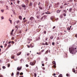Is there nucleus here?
Listing matches in <instances>:
<instances>
[{"label":"nucleus","instance_id":"obj_1","mask_svg":"<svg viewBox=\"0 0 77 77\" xmlns=\"http://www.w3.org/2000/svg\"><path fill=\"white\" fill-rule=\"evenodd\" d=\"M77 47L74 45L69 48V51L71 53H75L77 52Z\"/></svg>","mask_w":77,"mask_h":77},{"label":"nucleus","instance_id":"obj_2","mask_svg":"<svg viewBox=\"0 0 77 77\" xmlns=\"http://www.w3.org/2000/svg\"><path fill=\"white\" fill-rule=\"evenodd\" d=\"M60 5V3L59 2H58L57 4H55L54 6V8H57L59 6V5Z\"/></svg>","mask_w":77,"mask_h":77},{"label":"nucleus","instance_id":"obj_3","mask_svg":"<svg viewBox=\"0 0 77 77\" xmlns=\"http://www.w3.org/2000/svg\"><path fill=\"white\" fill-rule=\"evenodd\" d=\"M47 17V15H44L41 18V20H42L43 21V20H45V18Z\"/></svg>","mask_w":77,"mask_h":77},{"label":"nucleus","instance_id":"obj_4","mask_svg":"<svg viewBox=\"0 0 77 77\" xmlns=\"http://www.w3.org/2000/svg\"><path fill=\"white\" fill-rule=\"evenodd\" d=\"M36 63V60H35L34 62H31L30 63V64L31 65H32L33 66V65H35V64Z\"/></svg>","mask_w":77,"mask_h":77},{"label":"nucleus","instance_id":"obj_5","mask_svg":"<svg viewBox=\"0 0 77 77\" xmlns=\"http://www.w3.org/2000/svg\"><path fill=\"white\" fill-rule=\"evenodd\" d=\"M50 19L52 21H53L54 20H55V17L54 16H52L50 17Z\"/></svg>","mask_w":77,"mask_h":77},{"label":"nucleus","instance_id":"obj_6","mask_svg":"<svg viewBox=\"0 0 77 77\" xmlns=\"http://www.w3.org/2000/svg\"><path fill=\"white\" fill-rule=\"evenodd\" d=\"M52 63L53 64H54V68H56V62H55V61H53L52 62Z\"/></svg>","mask_w":77,"mask_h":77},{"label":"nucleus","instance_id":"obj_7","mask_svg":"<svg viewBox=\"0 0 77 77\" xmlns=\"http://www.w3.org/2000/svg\"><path fill=\"white\" fill-rule=\"evenodd\" d=\"M19 74H20V72L19 71L17 72L16 74V75H17L16 77H18V75H19Z\"/></svg>","mask_w":77,"mask_h":77},{"label":"nucleus","instance_id":"obj_8","mask_svg":"<svg viewBox=\"0 0 77 77\" xmlns=\"http://www.w3.org/2000/svg\"><path fill=\"white\" fill-rule=\"evenodd\" d=\"M45 14H52V12L50 13L49 11H47V12H45Z\"/></svg>","mask_w":77,"mask_h":77},{"label":"nucleus","instance_id":"obj_9","mask_svg":"<svg viewBox=\"0 0 77 77\" xmlns=\"http://www.w3.org/2000/svg\"><path fill=\"white\" fill-rule=\"evenodd\" d=\"M21 69V67L19 68L18 67L17 68V70H18V71H20Z\"/></svg>","mask_w":77,"mask_h":77},{"label":"nucleus","instance_id":"obj_10","mask_svg":"<svg viewBox=\"0 0 77 77\" xmlns=\"http://www.w3.org/2000/svg\"><path fill=\"white\" fill-rule=\"evenodd\" d=\"M19 18L20 19V20H22V17L21 16H19Z\"/></svg>","mask_w":77,"mask_h":77},{"label":"nucleus","instance_id":"obj_11","mask_svg":"<svg viewBox=\"0 0 77 77\" xmlns=\"http://www.w3.org/2000/svg\"><path fill=\"white\" fill-rule=\"evenodd\" d=\"M29 47H31V48H32L33 47V45H32V44H31L30 45H29Z\"/></svg>","mask_w":77,"mask_h":77},{"label":"nucleus","instance_id":"obj_12","mask_svg":"<svg viewBox=\"0 0 77 77\" xmlns=\"http://www.w3.org/2000/svg\"><path fill=\"white\" fill-rule=\"evenodd\" d=\"M11 46V44H10L9 45H8V47L7 48V49H8V48H9V47H10Z\"/></svg>","mask_w":77,"mask_h":77},{"label":"nucleus","instance_id":"obj_13","mask_svg":"<svg viewBox=\"0 0 77 77\" xmlns=\"http://www.w3.org/2000/svg\"><path fill=\"white\" fill-rule=\"evenodd\" d=\"M14 29H13L11 31V35H13V32H14Z\"/></svg>","mask_w":77,"mask_h":77},{"label":"nucleus","instance_id":"obj_14","mask_svg":"<svg viewBox=\"0 0 77 77\" xmlns=\"http://www.w3.org/2000/svg\"><path fill=\"white\" fill-rule=\"evenodd\" d=\"M71 11H72V8H70L69 10V12H71Z\"/></svg>","mask_w":77,"mask_h":77},{"label":"nucleus","instance_id":"obj_15","mask_svg":"<svg viewBox=\"0 0 77 77\" xmlns=\"http://www.w3.org/2000/svg\"><path fill=\"white\" fill-rule=\"evenodd\" d=\"M21 54V52H19V53H18L17 54V56H19L20 55V54Z\"/></svg>","mask_w":77,"mask_h":77},{"label":"nucleus","instance_id":"obj_16","mask_svg":"<svg viewBox=\"0 0 77 77\" xmlns=\"http://www.w3.org/2000/svg\"><path fill=\"white\" fill-rule=\"evenodd\" d=\"M72 72H75V74H76V72H75V69H73L72 70Z\"/></svg>","mask_w":77,"mask_h":77},{"label":"nucleus","instance_id":"obj_17","mask_svg":"<svg viewBox=\"0 0 77 77\" xmlns=\"http://www.w3.org/2000/svg\"><path fill=\"white\" fill-rule=\"evenodd\" d=\"M33 19H34V17H31L29 19L31 20H32Z\"/></svg>","mask_w":77,"mask_h":77},{"label":"nucleus","instance_id":"obj_18","mask_svg":"<svg viewBox=\"0 0 77 77\" xmlns=\"http://www.w3.org/2000/svg\"><path fill=\"white\" fill-rule=\"evenodd\" d=\"M22 6L23 7V8H26V5H24V4H23L22 5Z\"/></svg>","mask_w":77,"mask_h":77},{"label":"nucleus","instance_id":"obj_19","mask_svg":"<svg viewBox=\"0 0 77 77\" xmlns=\"http://www.w3.org/2000/svg\"><path fill=\"white\" fill-rule=\"evenodd\" d=\"M48 53V50H47L45 52V54H47V53Z\"/></svg>","mask_w":77,"mask_h":77},{"label":"nucleus","instance_id":"obj_20","mask_svg":"<svg viewBox=\"0 0 77 77\" xmlns=\"http://www.w3.org/2000/svg\"><path fill=\"white\" fill-rule=\"evenodd\" d=\"M37 18H38V19H39V18H40V16L38 15V16H37Z\"/></svg>","mask_w":77,"mask_h":77},{"label":"nucleus","instance_id":"obj_21","mask_svg":"<svg viewBox=\"0 0 77 77\" xmlns=\"http://www.w3.org/2000/svg\"><path fill=\"white\" fill-rule=\"evenodd\" d=\"M25 2L26 3H29V0H26L25 1Z\"/></svg>","mask_w":77,"mask_h":77},{"label":"nucleus","instance_id":"obj_22","mask_svg":"<svg viewBox=\"0 0 77 77\" xmlns=\"http://www.w3.org/2000/svg\"><path fill=\"white\" fill-rule=\"evenodd\" d=\"M14 56L12 55L11 57V59H14Z\"/></svg>","mask_w":77,"mask_h":77},{"label":"nucleus","instance_id":"obj_23","mask_svg":"<svg viewBox=\"0 0 77 77\" xmlns=\"http://www.w3.org/2000/svg\"><path fill=\"white\" fill-rule=\"evenodd\" d=\"M37 54H38V55H40V54H41V52H40L39 53L38 52H37Z\"/></svg>","mask_w":77,"mask_h":77},{"label":"nucleus","instance_id":"obj_24","mask_svg":"<svg viewBox=\"0 0 77 77\" xmlns=\"http://www.w3.org/2000/svg\"><path fill=\"white\" fill-rule=\"evenodd\" d=\"M67 29L68 30H70V29H71V28L68 27Z\"/></svg>","mask_w":77,"mask_h":77},{"label":"nucleus","instance_id":"obj_25","mask_svg":"<svg viewBox=\"0 0 77 77\" xmlns=\"http://www.w3.org/2000/svg\"><path fill=\"white\" fill-rule=\"evenodd\" d=\"M34 75L35 77H36V75H37L36 73H34Z\"/></svg>","mask_w":77,"mask_h":77},{"label":"nucleus","instance_id":"obj_26","mask_svg":"<svg viewBox=\"0 0 77 77\" xmlns=\"http://www.w3.org/2000/svg\"><path fill=\"white\" fill-rule=\"evenodd\" d=\"M28 41H32V39L28 38Z\"/></svg>","mask_w":77,"mask_h":77},{"label":"nucleus","instance_id":"obj_27","mask_svg":"<svg viewBox=\"0 0 77 77\" xmlns=\"http://www.w3.org/2000/svg\"><path fill=\"white\" fill-rule=\"evenodd\" d=\"M60 9H62L63 8V6L62 5L61 6H60Z\"/></svg>","mask_w":77,"mask_h":77},{"label":"nucleus","instance_id":"obj_28","mask_svg":"<svg viewBox=\"0 0 77 77\" xmlns=\"http://www.w3.org/2000/svg\"><path fill=\"white\" fill-rule=\"evenodd\" d=\"M50 38L51 39H53V36H51L50 37Z\"/></svg>","mask_w":77,"mask_h":77},{"label":"nucleus","instance_id":"obj_29","mask_svg":"<svg viewBox=\"0 0 77 77\" xmlns=\"http://www.w3.org/2000/svg\"><path fill=\"white\" fill-rule=\"evenodd\" d=\"M61 11L57 10V13H60V12Z\"/></svg>","mask_w":77,"mask_h":77},{"label":"nucleus","instance_id":"obj_30","mask_svg":"<svg viewBox=\"0 0 77 77\" xmlns=\"http://www.w3.org/2000/svg\"><path fill=\"white\" fill-rule=\"evenodd\" d=\"M58 77H62V75L61 74L59 75Z\"/></svg>","mask_w":77,"mask_h":77},{"label":"nucleus","instance_id":"obj_31","mask_svg":"<svg viewBox=\"0 0 77 77\" xmlns=\"http://www.w3.org/2000/svg\"><path fill=\"white\" fill-rule=\"evenodd\" d=\"M20 75H23V73L21 72V73H20Z\"/></svg>","mask_w":77,"mask_h":77},{"label":"nucleus","instance_id":"obj_32","mask_svg":"<svg viewBox=\"0 0 77 77\" xmlns=\"http://www.w3.org/2000/svg\"><path fill=\"white\" fill-rule=\"evenodd\" d=\"M8 67L9 68V67H10V64L8 63Z\"/></svg>","mask_w":77,"mask_h":77},{"label":"nucleus","instance_id":"obj_33","mask_svg":"<svg viewBox=\"0 0 77 77\" xmlns=\"http://www.w3.org/2000/svg\"><path fill=\"white\" fill-rule=\"evenodd\" d=\"M60 18H63V15H61L60 16Z\"/></svg>","mask_w":77,"mask_h":77},{"label":"nucleus","instance_id":"obj_34","mask_svg":"<svg viewBox=\"0 0 77 77\" xmlns=\"http://www.w3.org/2000/svg\"><path fill=\"white\" fill-rule=\"evenodd\" d=\"M7 45H7V44H5V45H4V47H6V46H7Z\"/></svg>","mask_w":77,"mask_h":77},{"label":"nucleus","instance_id":"obj_35","mask_svg":"<svg viewBox=\"0 0 77 77\" xmlns=\"http://www.w3.org/2000/svg\"><path fill=\"white\" fill-rule=\"evenodd\" d=\"M44 50L43 49L40 52L42 53V52H44Z\"/></svg>","mask_w":77,"mask_h":77},{"label":"nucleus","instance_id":"obj_36","mask_svg":"<svg viewBox=\"0 0 77 77\" xmlns=\"http://www.w3.org/2000/svg\"><path fill=\"white\" fill-rule=\"evenodd\" d=\"M29 6H32V3L30 2L29 4Z\"/></svg>","mask_w":77,"mask_h":77},{"label":"nucleus","instance_id":"obj_37","mask_svg":"<svg viewBox=\"0 0 77 77\" xmlns=\"http://www.w3.org/2000/svg\"><path fill=\"white\" fill-rule=\"evenodd\" d=\"M14 37H13L12 38L11 40H14Z\"/></svg>","mask_w":77,"mask_h":77},{"label":"nucleus","instance_id":"obj_38","mask_svg":"<svg viewBox=\"0 0 77 77\" xmlns=\"http://www.w3.org/2000/svg\"><path fill=\"white\" fill-rule=\"evenodd\" d=\"M2 68H3V69H5L6 67H5V66H3Z\"/></svg>","mask_w":77,"mask_h":77},{"label":"nucleus","instance_id":"obj_39","mask_svg":"<svg viewBox=\"0 0 77 77\" xmlns=\"http://www.w3.org/2000/svg\"><path fill=\"white\" fill-rule=\"evenodd\" d=\"M63 16H64V17H65L66 15V14H65V13H64L63 14Z\"/></svg>","mask_w":77,"mask_h":77},{"label":"nucleus","instance_id":"obj_40","mask_svg":"<svg viewBox=\"0 0 77 77\" xmlns=\"http://www.w3.org/2000/svg\"><path fill=\"white\" fill-rule=\"evenodd\" d=\"M9 21H10V23L11 24H12V20H9Z\"/></svg>","mask_w":77,"mask_h":77},{"label":"nucleus","instance_id":"obj_41","mask_svg":"<svg viewBox=\"0 0 77 77\" xmlns=\"http://www.w3.org/2000/svg\"><path fill=\"white\" fill-rule=\"evenodd\" d=\"M45 45H48V44L47 43V42H46L45 43Z\"/></svg>","mask_w":77,"mask_h":77},{"label":"nucleus","instance_id":"obj_42","mask_svg":"<svg viewBox=\"0 0 77 77\" xmlns=\"http://www.w3.org/2000/svg\"><path fill=\"white\" fill-rule=\"evenodd\" d=\"M66 76H67V77H68V76H69V74H68V73H67L66 74Z\"/></svg>","mask_w":77,"mask_h":77},{"label":"nucleus","instance_id":"obj_43","mask_svg":"<svg viewBox=\"0 0 77 77\" xmlns=\"http://www.w3.org/2000/svg\"><path fill=\"white\" fill-rule=\"evenodd\" d=\"M19 3H20V1L19 0H18L17 1V3L18 4H19Z\"/></svg>","mask_w":77,"mask_h":77},{"label":"nucleus","instance_id":"obj_44","mask_svg":"<svg viewBox=\"0 0 77 77\" xmlns=\"http://www.w3.org/2000/svg\"><path fill=\"white\" fill-rule=\"evenodd\" d=\"M26 55L27 56H29L30 55V54L27 53Z\"/></svg>","mask_w":77,"mask_h":77},{"label":"nucleus","instance_id":"obj_45","mask_svg":"<svg viewBox=\"0 0 77 77\" xmlns=\"http://www.w3.org/2000/svg\"><path fill=\"white\" fill-rule=\"evenodd\" d=\"M4 10H1V12H4Z\"/></svg>","mask_w":77,"mask_h":77},{"label":"nucleus","instance_id":"obj_46","mask_svg":"<svg viewBox=\"0 0 77 77\" xmlns=\"http://www.w3.org/2000/svg\"><path fill=\"white\" fill-rule=\"evenodd\" d=\"M18 26H16L15 28L16 29H17V30H18Z\"/></svg>","mask_w":77,"mask_h":77},{"label":"nucleus","instance_id":"obj_47","mask_svg":"<svg viewBox=\"0 0 77 77\" xmlns=\"http://www.w3.org/2000/svg\"><path fill=\"white\" fill-rule=\"evenodd\" d=\"M39 9H42V7H39Z\"/></svg>","mask_w":77,"mask_h":77},{"label":"nucleus","instance_id":"obj_48","mask_svg":"<svg viewBox=\"0 0 77 77\" xmlns=\"http://www.w3.org/2000/svg\"><path fill=\"white\" fill-rule=\"evenodd\" d=\"M1 19H2V20H3V19H4V17H1Z\"/></svg>","mask_w":77,"mask_h":77},{"label":"nucleus","instance_id":"obj_49","mask_svg":"<svg viewBox=\"0 0 77 77\" xmlns=\"http://www.w3.org/2000/svg\"><path fill=\"white\" fill-rule=\"evenodd\" d=\"M11 42L12 43H13V44H14V43H15V42H14L13 41H12Z\"/></svg>","mask_w":77,"mask_h":77},{"label":"nucleus","instance_id":"obj_50","mask_svg":"<svg viewBox=\"0 0 77 77\" xmlns=\"http://www.w3.org/2000/svg\"><path fill=\"white\" fill-rule=\"evenodd\" d=\"M26 21H27V20H24V23H26Z\"/></svg>","mask_w":77,"mask_h":77},{"label":"nucleus","instance_id":"obj_51","mask_svg":"<svg viewBox=\"0 0 77 77\" xmlns=\"http://www.w3.org/2000/svg\"><path fill=\"white\" fill-rule=\"evenodd\" d=\"M72 1H73L72 0H70L69 2H72Z\"/></svg>","mask_w":77,"mask_h":77},{"label":"nucleus","instance_id":"obj_52","mask_svg":"<svg viewBox=\"0 0 77 77\" xmlns=\"http://www.w3.org/2000/svg\"><path fill=\"white\" fill-rule=\"evenodd\" d=\"M11 75L12 76H13V75H14V73H13V72L12 73Z\"/></svg>","mask_w":77,"mask_h":77},{"label":"nucleus","instance_id":"obj_53","mask_svg":"<svg viewBox=\"0 0 77 77\" xmlns=\"http://www.w3.org/2000/svg\"><path fill=\"white\" fill-rule=\"evenodd\" d=\"M53 75H54V76H55V75H56V74L55 73H54V74H53Z\"/></svg>","mask_w":77,"mask_h":77},{"label":"nucleus","instance_id":"obj_54","mask_svg":"<svg viewBox=\"0 0 77 77\" xmlns=\"http://www.w3.org/2000/svg\"><path fill=\"white\" fill-rule=\"evenodd\" d=\"M26 67H28L29 66V65H28V64H26Z\"/></svg>","mask_w":77,"mask_h":77},{"label":"nucleus","instance_id":"obj_55","mask_svg":"<svg viewBox=\"0 0 77 77\" xmlns=\"http://www.w3.org/2000/svg\"><path fill=\"white\" fill-rule=\"evenodd\" d=\"M52 45H54V42H52Z\"/></svg>","mask_w":77,"mask_h":77},{"label":"nucleus","instance_id":"obj_56","mask_svg":"<svg viewBox=\"0 0 77 77\" xmlns=\"http://www.w3.org/2000/svg\"><path fill=\"white\" fill-rule=\"evenodd\" d=\"M58 19H59L58 18H57L56 19H55V20H56L57 21V20H58Z\"/></svg>","mask_w":77,"mask_h":77},{"label":"nucleus","instance_id":"obj_57","mask_svg":"<svg viewBox=\"0 0 77 77\" xmlns=\"http://www.w3.org/2000/svg\"><path fill=\"white\" fill-rule=\"evenodd\" d=\"M48 39V38H47V37L45 39V41H47V39Z\"/></svg>","mask_w":77,"mask_h":77},{"label":"nucleus","instance_id":"obj_58","mask_svg":"<svg viewBox=\"0 0 77 77\" xmlns=\"http://www.w3.org/2000/svg\"><path fill=\"white\" fill-rule=\"evenodd\" d=\"M27 47L28 48H30V46H29L28 45H27Z\"/></svg>","mask_w":77,"mask_h":77},{"label":"nucleus","instance_id":"obj_59","mask_svg":"<svg viewBox=\"0 0 77 77\" xmlns=\"http://www.w3.org/2000/svg\"><path fill=\"white\" fill-rule=\"evenodd\" d=\"M44 33L45 34H46V31H44Z\"/></svg>","mask_w":77,"mask_h":77},{"label":"nucleus","instance_id":"obj_60","mask_svg":"<svg viewBox=\"0 0 77 77\" xmlns=\"http://www.w3.org/2000/svg\"><path fill=\"white\" fill-rule=\"evenodd\" d=\"M11 41H10L9 42H8V44H11Z\"/></svg>","mask_w":77,"mask_h":77},{"label":"nucleus","instance_id":"obj_61","mask_svg":"<svg viewBox=\"0 0 77 77\" xmlns=\"http://www.w3.org/2000/svg\"><path fill=\"white\" fill-rule=\"evenodd\" d=\"M42 66H44V63L42 64Z\"/></svg>","mask_w":77,"mask_h":77},{"label":"nucleus","instance_id":"obj_62","mask_svg":"<svg viewBox=\"0 0 77 77\" xmlns=\"http://www.w3.org/2000/svg\"><path fill=\"white\" fill-rule=\"evenodd\" d=\"M20 21H19V20H18L17 21V23H18Z\"/></svg>","mask_w":77,"mask_h":77},{"label":"nucleus","instance_id":"obj_63","mask_svg":"<svg viewBox=\"0 0 77 77\" xmlns=\"http://www.w3.org/2000/svg\"><path fill=\"white\" fill-rule=\"evenodd\" d=\"M0 77H3V76L2 75H0Z\"/></svg>","mask_w":77,"mask_h":77},{"label":"nucleus","instance_id":"obj_64","mask_svg":"<svg viewBox=\"0 0 77 77\" xmlns=\"http://www.w3.org/2000/svg\"><path fill=\"white\" fill-rule=\"evenodd\" d=\"M19 77H23V76H20Z\"/></svg>","mask_w":77,"mask_h":77}]
</instances>
